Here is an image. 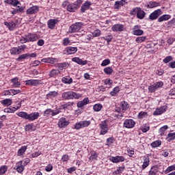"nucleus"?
Listing matches in <instances>:
<instances>
[{"instance_id":"f257e3e1","label":"nucleus","mask_w":175,"mask_h":175,"mask_svg":"<svg viewBox=\"0 0 175 175\" xmlns=\"http://www.w3.org/2000/svg\"><path fill=\"white\" fill-rule=\"evenodd\" d=\"M81 3H83V0H77L74 3H69L68 1H65L62 3V7L64 8H66L67 12L75 13L80 8Z\"/></svg>"},{"instance_id":"f03ea898","label":"nucleus","mask_w":175,"mask_h":175,"mask_svg":"<svg viewBox=\"0 0 175 175\" xmlns=\"http://www.w3.org/2000/svg\"><path fill=\"white\" fill-rule=\"evenodd\" d=\"M131 16H136L139 20H143L146 17V12L142 10V8H134L130 11Z\"/></svg>"},{"instance_id":"7ed1b4c3","label":"nucleus","mask_w":175,"mask_h":175,"mask_svg":"<svg viewBox=\"0 0 175 175\" xmlns=\"http://www.w3.org/2000/svg\"><path fill=\"white\" fill-rule=\"evenodd\" d=\"M62 98L65 100H69L70 99H80L81 98V94H77L75 92L68 91L63 92L62 94Z\"/></svg>"},{"instance_id":"20e7f679","label":"nucleus","mask_w":175,"mask_h":175,"mask_svg":"<svg viewBox=\"0 0 175 175\" xmlns=\"http://www.w3.org/2000/svg\"><path fill=\"white\" fill-rule=\"evenodd\" d=\"M100 135L105 136L109 132V120H105L99 124Z\"/></svg>"},{"instance_id":"39448f33","label":"nucleus","mask_w":175,"mask_h":175,"mask_svg":"<svg viewBox=\"0 0 175 175\" xmlns=\"http://www.w3.org/2000/svg\"><path fill=\"white\" fill-rule=\"evenodd\" d=\"M84 23L81 22L75 23V24L72 25L68 29L70 33H75L76 32H79L81 28H83Z\"/></svg>"},{"instance_id":"423d86ee","label":"nucleus","mask_w":175,"mask_h":175,"mask_svg":"<svg viewBox=\"0 0 175 175\" xmlns=\"http://www.w3.org/2000/svg\"><path fill=\"white\" fill-rule=\"evenodd\" d=\"M162 87H163V82L158 81L153 83L152 85H149L148 88V92H150V94H152L155 92V91H157V90H158L159 88H162Z\"/></svg>"},{"instance_id":"0eeeda50","label":"nucleus","mask_w":175,"mask_h":175,"mask_svg":"<svg viewBox=\"0 0 175 175\" xmlns=\"http://www.w3.org/2000/svg\"><path fill=\"white\" fill-rule=\"evenodd\" d=\"M91 125V121L90 120H83L80 121L79 122L75 123V129H81L83 128H87V126H90Z\"/></svg>"},{"instance_id":"6e6552de","label":"nucleus","mask_w":175,"mask_h":175,"mask_svg":"<svg viewBox=\"0 0 175 175\" xmlns=\"http://www.w3.org/2000/svg\"><path fill=\"white\" fill-rule=\"evenodd\" d=\"M135 125L136 122L133 119H126L123 123V126L127 129H132V128H135Z\"/></svg>"},{"instance_id":"1a4fd4ad","label":"nucleus","mask_w":175,"mask_h":175,"mask_svg":"<svg viewBox=\"0 0 175 175\" xmlns=\"http://www.w3.org/2000/svg\"><path fill=\"white\" fill-rule=\"evenodd\" d=\"M77 53V47L76 46H68L64 50V54L66 55H70L72 54H76Z\"/></svg>"},{"instance_id":"9d476101","label":"nucleus","mask_w":175,"mask_h":175,"mask_svg":"<svg viewBox=\"0 0 175 175\" xmlns=\"http://www.w3.org/2000/svg\"><path fill=\"white\" fill-rule=\"evenodd\" d=\"M140 28V25H135L132 29L133 35H135V36H141V35H143V33H144V31Z\"/></svg>"},{"instance_id":"9b49d317","label":"nucleus","mask_w":175,"mask_h":175,"mask_svg":"<svg viewBox=\"0 0 175 175\" xmlns=\"http://www.w3.org/2000/svg\"><path fill=\"white\" fill-rule=\"evenodd\" d=\"M161 14H162V10L161 9L156 10L149 15V18L151 21H154V20H157Z\"/></svg>"},{"instance_id":"f8f14e48","label":"nucleus","mask_w":175,"mask_h":175,"mask_svg":"<svg viewBox=\"0 0 175 175\" xmlns=\"http://www.w3.org/2000/svg\"><path fill=\"white\" fill-rule=\"evenodd\" d=\"M113 32H122L125 31V26L122 24H115L111 27Z\"/></svg>"},{"instance_id":"ddd939ff","label":"nucleus","mask_w":175,"mask_h":175,"mask_svg":"<svg viewBox=\"0 0 175 175\" xmlns=\"http://www.w3.org/2000/svg\"><path fill=\"white\" fill-rule=\"evenodd\" d=\"M109 161L113 163H120V162H124L125 161V157L124 156L111 157Z\"/></svg>"},{"instance_id":"4468645a","label":"nucleus","mask_w":175,"mask_h":175,"mask_svg":"<svg viewBox=\"0 0 175 175\" xmlns=\"http://www.w3.org/2000/svg\"><path fill=\"white\" fill-rule=\"evenodd\" d=\"M4 25L6 27V28L9 29V31H14V29L17 27V23L14 21H11V22L5 21Z\"/></svg>"},{"instance_id":"2eb2a0df","label":"nucleus","mask_w":175,"mask_h":175,"mask_svg":"<svg viewBox=\"0 0 175 175\" xmlns=\"http://www.w3.org/2000/svg\"><path fill=\"white\" fill-rule=\"evenodd\" d=\"M39 12V6L33 5L26 10V14H36Z\"/></svg>"},{"instance_id":"dca6fc26","label":"nucleus","mask_w":175,"mask_h":175,"mask_svg":"<svg viewBox=\"0 0 175 175\" xmlns=\"http://www.w3.org/2000/svg\"><path fill=\"white\" fill-rule=\"evenodd\" d=\"M68 125H69V121L66 120L65 118H60L57 123L59 128H66Z\"/></svg>"},{"instance_id":"f3484780","label":"nucleus","mask_w":175,"mask_h":175,"mask_svg":"<svg viewBox=\"0 0 175 175\" xmlns=\"http://www.w3.org/2000/svg\"><path fill=\"white\" fill-rule=\"evenodd\" d=\"M59 23L58 19H49L47 22L48 28L49 29H54L55 28V25Z\"/></svg>"},{"instance_id":"a211bd4d","label":"nucleus","mask_w":175,"mask_h":175,"mask_svg":"<svg viewBox=\"0 0 175 175\" xmlns=\"http://www.w3.org/2000/svg\"><path fill=\"white\" fill-rule=\"evenodd\" d=\"M58 96V92L55 91H51L49 92L45 96V98L48 100H54L55 98H57Z\"/></svg>"},{"instance_id":"6ab92c4d","label":"nucleus","mask_w":175,"mask_h":175,"mask_svg":"<svg viewBox=\"0 0 175 175\" xmlns=\"http://www.w3.org/2000/svg\"><path fill=\"white\" fill-rule=\"evenodd\" d=\"M39 117H40L39 112H33L27 115V120L28 121H35V120H38Z\"/></svg>"},{"instance_id":"aec40b11","label":"nucleus","mask_w":175,"mask_h":175,"mask_svg":"<svg viewBox=\"0 0 175 175\" xmlns=\"http://www.w3.org/2000/svg\"><path fill=\"white\" fill-rule=\"evenodd\" d=\"M26 36L29 42H36L39 39V36L36 33H29Z\"/></svg>"},{"instance_id":"412c9836","label":"nucleus","mask_w":175,"mask_h":175,"mask_svg":"<svg viewBox=\"0 0 175 175\" xmlns=\"http://www.w3.org/2000/svg\"><path fill=\"white\" fill-rule=\"evenodd\" d=\"M14 169L16 170L18 173H23L25 168L23 163L21 161H18V163H16V165L14 167Z\"/></svg>"},{"instance_id":"4be33fe9","label":"nucleus","mask_w":175,"mask_h":175,"mask_svg":"<svg viewBox=\"0 0 175 175\" xmlns=\"http://www.w3.org/2000/svg\"><path fill=\"white\" fill-rule=\"evenodd\" d=\"M91 5H92V3H91V1L85 2L81 7V12L85 13V11L88 10L91 8Z\"/></svg>"},{"instance_id":"5701e85b","label":"nucleus","mask_w":175,"mask_h":175,"mask_svg":"<svg viewBox=\"0 0 175 175\" xmlns=\"http://www.w3.org/2000/svg\"><path fill=\"white\" fill-rule=\"evenodd\" d=\"M89 155H90L89 157V161H90V162H92V161H98V157L99 154L96 153L95 150H91Z\"/></svg>"},{"instance_id":"b1692460","label":"nucleus","mask_w":175,"mask_h":175,"mask_svg":"<svg viewBox=\"0 0 175 175\" xmlns=\"http://www.w3.org/2000/svg\"><path fill=\"white\" fill-rule=\"evenodd\" d=\"M57 114H59V111H53V110H45L44 115L46 117H54V116H57Z\"/></svg>"},{"instance_id":"393cba45","label":"nucleus","mask_w":175,"mask_h":175,"mask_svg":"<svg viewBox=\"0 0 175 175\" xmlns=\"http://www.w3.org/2000/svg\"><path fill=\"white\" fill-rule=\"evenodd\" d=\"M25 85H38L40 84L39 80L38 79H28L25 81Z\"/></svg>"},{"instance_id":"a878e982","label":"nucleus","mask_w":175,"mask_h":175,"mask_svg":"<svg viewBox=\"0 0 175 175\" xmlns=\"http://www.w3.org/2000/svg\"><path fill=\"white\" fill-rule=\"evenodd\" d=\"M11 83H12V87L14 88H18L21 85V82L18 81V77L12 79Z\"/></svg>"},{"instance_id":"bb28decb","label":"nucleus","mask_w":175,"mask_h":175,"mask_svg":"<svg viewBox=\"0 0 175 175\" xmlns=\"http://www.w3.org/2000/svg\"><path fill=\"white\" fill-rule=\"evenodd\" d=\"M72 62H76V64H78V65H87L88 61L87 60H83L80 59L79 57H73L72 58Z\"/></svg>"},{"instance_id":"cd10ccee","label":"nucleus","mask_w":175,"mask_h":175,"mask_svg":"<svg viewBox=\"0 0 175 175\" xmlns=\"http://www.w3.org/2000/svg\"><path fill=\"white\" fill-rule=\"evenodd\" d=\"M126 1L125 0L116 1L114 4V9H120L121 6H125Z\"/></svg>"},{"instance_id":"c85d7f7f","label":"nucleus","mask_w":175,"mask_h":175,"mask_svg":"<svg viewBox=\"0 0 175 175\" xmlns=\"http://www.w3.org/2000/svg\"><path fill=\"white\" fill-rule=\"evenodd\" d=\"M28 150V146H23L18 150L17 155L18 157H23L25 154V151Z\"/></svg>"},{"instance_id":"c756f323","label":"nucleus","mask_w":175,"mask_h":175,"mask_svg":"<svg viewBox=\"0 0 175 175\" xmlns=\"http://www.w3.org/2000/svg\"><path fill=\"white\" fill-rule=\"evenodd\" d=\"M144 159V162L143 164L142 165V170H144V169H146V167H148V165H150V158H148V157H143Z\"/></svg>"},{"instance_id":"7c9ffc66","label":"nucleus","mask_w":175,"mask_h":175,"mask_svg":"<svg viewBox=\"0 0 175 175\" xmlns=\"http://www.w3.org/2000/svg\"><path fill=\"white\" fill-rule=\"evenodd\" d=\"M4 3L11 5L12 6H17L18 5H21V3H20L18 0H4Z\"/></svg>"},{"instance_id":"2f4dec72","label":"nucleus","mask_w":175,"mask_h":175,"mask_svg":"<svg viewBox=\"0 0 175 175\" xmlns=\"http://www.w3.org/2000/svg\"><path fill=\"white\" fill-rule=\"evenodd\" d=\"M172 18V16L170 14H163L161 16H159L158 18L159 23H162L163 21H167V20H170Z\"/></svg>"},{"instance_id":"473e14b6","label":"nucleus","mask_w":175,"mask_h":175,"mask_svg":"<svg viewBox=\"0 0 175 175\" xmlns=\"http://www.w3.org/2000/svg\"><path fill=\"white\" fill-rule=\"evenodd\" d=\"M90 99L88 98H85L83 100L77 103V107H84L85 105H88Z\"/></svg>"},{"instance_id":"72a5a7b5","label":"nucleus","mask_w":175,"mask_h":175,"mask_svg":"<svg viewBox=\"0 0 175 175\" xmlns=\"http://www.w3.org/2000/svg\"><path fill=\"white\" fill-rule=\"evenodd\" d=\"M18 8V9H14V10H11V13L13 14V16H14V14H17V13H23V12H24V10H25V7L23 6H16Z\"/></svg>"},{"instance_id":"f704fd0d","label":"nucleus","mask_w":175,"mask_h":175,"mask_svg":"<svg viewBox=\"0 0 175 175\" xmlns=\"http://www.w3.org/2000/svg\"><path fill=\"white\" fill-rule=\"evenodd\" d=\"M62 81L64 84H72L73 79L70 76H66L62 79Z\"/></svg>"},{"instance_id":"c9c22d12","label":"nucleus","mask_w":175,"mask_h":175,"mask_svg":"<svg viewBox=\"0 0 175 175\" xmlns=\"http://www.w3.org/2000/svg\"><path fill=\"white\" fill-rule=\"evenodd\" d=\"M125 170V166L119 167L118 169L112 172V175H121Z\"/></svg>"},{"instance_id":"e433bc0d","label":"nucleus","mask_w":175,"mask_h":175,"mask_svg":"<svg viewBox=\"0 0 175 175\" xmlns=\"http://www.w3.org/2000/svg\"><path fill=\"white\" fill-rule=\"evenodd\" d=\"M169 129V126L167 125H164L159 130V133H160V136H165L166 135V131Z\"/></svg>"},{"instance_id":"4c0bfd02","label":"nucleus","mask_w":175,"mask_h":175,"mask_svg":"<svg viewBox=\"0 0 175 175\" xmlns=\"http://www.w3.org/2000/svg\"><path fill=\"white\" fill-rule=\"evenodd\" d=\"M61 72L58 69H53L52 70L50 71L49 76L51 77H57L58 75H59Z\"/></svg>"},{"instance_id":"58836bf2","label":"nucleus","mask_w":175,"mask_h":175,"mask_svg":"<svg viewBox=\"0 0 175 175\" xmlns=\"http://www.w3.org/2000/svg\"><path fill=\"white\" fill-rule=\"evenodd\" d=\"M120 107L122 110H128L129 109V104L126 101H122L120 103Z\"/></svg>"},{"instance_id":"ea45409f","label":"nucleus","mask_w":175,"mask_h":175,"mask_svg":"<svg viewBox=\"0 0 175 175\" xmlns=\"http://www.w3.org/2000/svg\"><path fill=\"white\" fill-rule=\"evenodd\" d=\"M1 105H3V106H10V105H12V103H13V101L10 98H5V99L1 100Z\"/></svg>"},{"instance_id":"a19ab883","label":"nucleus","mask_w":175,"mask_h":175,"mask_svg":"<svg viewBox=\"0 0 175 175\" xmlns=\"http://www.w3.org/2000/svg\"><path fill=\"white\" fill-rule=\"evenodd\" d=\"M165 140H167V142H172V140H175V133H170L167 134Z\"/></svg>"},{"instance_id":"79ce46f5","label":"nucleus","mask_w":175,"mask_h":175,"mask_svg":"<svg viewBox=\"0 0 175 175\" xmlns=\"http://www.w3.org/2000/svg\"><path fill=\"white\" fill-rule=\"evenodd\" d=\"M92 39H94L92 34H88L83 36V41L85 43H89Z\"/></svg>"},{"instance_id":"37998d69","label":"nucleus","mask_w":175,"mask_h":175,"mask_svg":"<svg viewBox=\"0 0 175 175\" xmlns=\"http://www.w3.org/2000/svg\"><path fill=\"white\" fill-rule=\"evenodd\" d=\"M158 6H159V3L157 1H150L147 5V8H149L150 9H153V8H158Z\"/></svg>"},{"instance_id":"c03bdc74","label":"nucleus","mask_w":175,"mask_h":175,"mask_svg":"<svg viewBox=\"0 0 175 175\" xmlns=\"http://www.w3.org/2000/svg\"><path fill=\"white\" fill-rule=\"evenodd\" d=\"M118 92H120V87L116 86L112 90V91L109 94L111 96H116V94H118Z\"/></svg>"},{"instance_id":"a18cd8bd","label":"nucleus","mask_w":175,"mask_h":175,"mask_svg":"<svg viewBox=\"0 0 175 175\" xmlns=\"http://www.w3.org/2000/svg\"><path fill=\"white\" fill-rule=\"evenodd\" d=\"M28 53H25L19 55L18 57L16 59V61L22 62V61H24V59H28Z\"/></svg>"},{"instance_id":"49530a36","label":"nucleus","mask_w":175,"mask_h":175,"mask_svg":"<svg viewBox=\"0 0 175 175\" xmlns=\"http://www.w3.org/2000/svg\"><path fill=\"white\" fill-rule=\"evenodd\" d=\"M157 173H158V167L153 166L150 168L148 175H157Z\"/></svg>"},{"instance_id":"de8ad7c7","label":"nucleus","mask_w":175,"mask_h":175,"mask_svg":"<svg viewBox=\"0 0 175 175\" xmlns=\"http://www.w3.org/2000/svg\"><path fill=\"white\" fill-rule=\"evenodd\" d=\"M17 116H18V117H21V118H24V120H28V113L27 112H24V111H21V112H18Z\"/></svg>"},{"instance_id":"09e8293b","label":"nucleus","mask_w":175,"mask_h":175,"mask_svg":"<svg viewBox=\"0 0 175 175\" xmlns=\"http://www.w3.org/2000/svg\"><path fill=\"white\" fill-rule=\"evenodd\" d=\"M141 131L144 133H146L147 132H148L150 131V125L147 124H143L142 126H141Z\"/></svg>"},{"instance_id":"8fccbe9b","label":"nucleus","mask_w":175,"mask_h":175,"mask_svg":"<svg viewBox=\"0 0 175 175\" xmlns=\"http://www.w3.org/2000/svg\"><path fill=\"white\" fill-rule=\"evenodd\" d=\"M162 144V142L159 141V140H157L153 142L150 146L152 148H157V147H159V146H161Z\"/></svg>"},{"instance_id":"3c124183","label":"nucleus","mask_w":175,"mask_h":175,"mask_svg":"<svg viewBox=\"0 0 175 175\" xmlns=\"http://www.w3.org/2000/svg\"><path fill=\"white\" fill-rule=\"evenodd\" d=\"M68 63L63 62V63H57L55 64V68H59V69H62V68H66L68 66Z\"/></svg>"},{"instance_id":"603ef678","label":"nucleus","mask_w":175,"mask_h":175,"mask_svg":"<svg viewBox=\"0 0 175 175\" xmlns=\"http://www.w3.org/2000/svg\"><path fill=\"white\" fill-rule=\"evenodd\" d=\"M27 49V46L23 44L20 48H16V55L21 54L22 51H24Z\"/></svg>"},{"instance_id":"864d4df0","label":"nucleus","mask_w":175,"mask_h":175,"mask_svg":"<svg viewBox=\"0 0 175 175\" xmlns=\"http://www.w3.org/2000/svg\"><path fill=\"white\" fill-rule=\"evenodd\" d=\"M8 172V165H1L0 167V175H3Z\"/></svg>"},{"instance_id":"5fc2aeb1","label":"nucleus","mask_w":175,"mask_h":175,"mask_svg":"<svg viewBox=\"0 0 175 175\" xmlns=\"http://www.w3.org/2000/svg\"><path fill=\"white\" fill-rule=\"evenodd\" d=\"M147 39V37L146 36H141V37H137L135 39V42L137 43H143V42H146V40Z\"/></svg>"},{"instance_id":"6e6d98bb","label":"nucleus","mask_w":175,"mask_h":175,"mask_svg":"<svg viewBox=\"0 0 175 175\" xmlns=\"http://www.w3.org/2000/svg\"><path fill=\"white\" fill-rule=\"evenodd\" d=\"M104 73L105 75H111L113 73V68L111 67H107L103 69Z\"/></svg>"},{"instance_id":"4d7b16f0","label":"nucleus","mask_w":175,"mask_h":175,"mask_svg":"<svg viewBox=\"0 0 175 175\" xmlns=\"http://www.w3.org/2000/svg\"><path fill=\"white\" fill-rule=\"evenodd\" d=\"M148 116V114L147 113V112H146V111H141L138 114V118L139 120H142V118H146V117H147Z\"/></svg>"},{"instance_id":"13d9d810","label":"nucleus","mask_w":175,"mask_h":175,"mask_svg":"<svg viewBox=\"0 0 175 175\" xmlns=\"http://www.w3.org/2000/svg\"><path fill=\"white\" fill-rule=\"evenodd\" d=\"M173 170H175V164L171 166H169L165 170V174H167L168 173H170V172H173Z\"/></svg>"},{"instance_id":"bf43d9fd","label":"nucleus","mask_w":175,"mask_h":175,"mask_svg":"<svg viewBox=\"0 0 175 175\" xmlns=\"http://www.w3.org/2000/svg\"><path fill=\"white\" fill-rule=\"evenodd\" d=\"M20 162H21L22 165L25 167V166L31 162V159H29V158H25L23 160L20 161Z\"/></svg>"},{"instance_id":"052dcab7","label":"nucleus","mask_w":175,"mask_h":175,"mask_svg":"<svg viewBox=\"0 0 175 175\" xmlns=\"http://www.w3.org/2000/svg\"><path fill=\"white\" fill-rule=\"evenodd\" d=\"M70 40L68 38H65L62 40L63 46H69L70 44Z\"/></svg>"},{"instance_id":"680f3d73","label":"nucleus","mask_w":175,"mask_h":175,"mask_svg":"<svg viewBox=\"0 0 175 175\" xmlns=\"http://www.w3.org/2000/svg\"><path fill=\"white\" fill-rule=\"evenodd\" d=\"M21 103H23V100H21V102L16 101L14 106L13 107V109H14L15 110H18V109L21 107Z\"/></svg>"},{"instance_id":"e2e57ef3","label":"nucleus","mask_w":175,"mask_h":175,"mask_svg":"<svg viewBox=\"0 0 175 175\" xmlns=\"http://www.w3.org/2000/svg\"><path fill=\"white\" fill-rule=\"evenodd\" d=\"M170 61H173V57H172V56H167L163 60L164 64H169V62H170Z\"/></svg>"},{"instance_id":"0e129e2a","label":"nucleus","mask_w":175,"mask_h":175,"mask_svg":"<svg viewBox=\"0 0 175 175\" xmlns=\"http://www.w3.org/2000/svg\"><path fill=\"white\" fill-rule=\"evenodd\" d=\"M20 42H21V43L22 44H24V43H27V42H29V40H28V37H27V36H25V37H24V36H21V37Z\"/></svg>"},{"instance_id":"69168bd1","label":"nucleus","mask_w":175,"mask_h":175,"mask_svg":"<svg viewBox=\"0 0 175 175\" xmlns=\"http://www.w3.org/2000/svg\"><path fill=\"white\" fill-rule=\"evenodd\" d=\"M93 38H98V36H100V30L96 29L92 33Z\"/></svg>"},{"instance_id":"338daca9","label":"nucleus","mask_w":175,"mask_h":175,"mask_svg":"<svg viewBox=\"0 0 175 175\" xmlns=\"http://www.w3.org/2000/svg\"><path fill=\"white\" fill-rule=\"evenodd\" d=\"M107 65H110L109 59H105L101 63V66H107Z\"/></svg>"},{"instance_id":"774afa93","label":"nucleus","mask_w":175,"mask_h":175,"mask_svg":"<svg viewBox=\"0 0 175 175\" xmlns=\"http://www.w3.org/2000/svg\"><path fill=\"white\" fill-rule=\"evenodd\" d=\"M103 106L101 104H95L93 106V110H102Z\"/></svg>"}]
</instances>
